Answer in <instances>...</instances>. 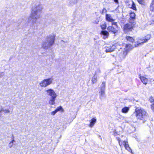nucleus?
I'll return each instance as SVG.
<instances>
[{
	"mask_svg": "<svg viewBox=\"0 0 154 154\" xmlns=\"http://www.w3.org/2000/svg\"><path fill=\"white\" fill-rule=\"evenodd\" d=\"M45 92L47 95L50 96L51 99L48 101V103L51 105H54L55 103V101L57 97L56 93L53 89L50 88L45 90Z\"/></svg>",
	"mask_w": 154,
	"mask_h": 154,
	"instance_id": "f257e3e1",
	"label": "nucleus"
},
{
	"mask_svg": "<svg viewBox=\"0 0 154 154\" xmlns=\"http://www.w3.org/2000/svg\"><path fill=\"white\" fill-rule=\"evenodd\" d=\"M55 37V35L54 34L49 35L46 40L43 41L42 44V47L45 49H48L54 44Z\"/></svg>",
	"mask_w": 154,
	"mask_h": 154,
	"instance_id": "f03ea898",
	"label": "nucleus"
},
{
	"mask_svg": "<svg viewBox=\"0 0 154 154\" xmlns=\"http://www.w3.org/2000/svg\"><path fill=\"white\" fill-rule=\"evenodd\" d=\"M146 113L145 110L140 107H137L135 109V114L138 119L142 120L145 116Z\"/></svg>",
	"mask_w": 154,
	"mask_h": 154,
	"instance_id": "7ed1b4c3",
	"label": "nucleus"
},
{
	"mask_svg": "<svg viewBox=\"0 0 154 154\" xmlns=\"http://www.w3.org/2000/svg\"><path fill=\"white\" fill-rule=\"evenodd\" d=\"M40 17V15L38 12L32 10L29 20L32 24L35 23L37 20Z\"/></svg>",
	"mask_w": 154,
	"mask_h": 154,
	"instance_id": "20e7f679",
	"label": "nucleus"
},
{
	"mask_svg": "<svg viewBox=\"0 0 154 154\" xmlns=\"http://www.w3.org/2000/svg\"><path fill=\"white\" fill-rule=\"evenodd\" d=\"M53 81V78L44 79L40 82L39 85L42 87L45 88L52 84Z\"/></svg>",
	"mask_w": 154,
	"mask_h": 154,
	"instance_id": "39448f33",
	"label": "nucleus"
},
{
	"mask_svg": "<svg viewBox=\"0 0 154 154\" xmlns=\"http://www.w3.org/2000/svg\"><path fill=\"white\" fill-rule=\"evenodd\" d=\"M116 138L118 141L119 144L121 147H122L123 146H124L126 149L128 151L130 152L131 151L129 145L128 144L127 141H122L119 137H117Z\"/></svg>",
	"mask_w": 154,
	"mask_h": 154,
	"instance_id": "423d86ee",
	"label": "nucleus"
},
{
	"mask_svg": "<svg viewBox=\"0 0 154 154\" xmlns=\"http://www.w3.org/2000/svg\"><path fill=\"white\" fill-rule=\"evenodd\" d=\"M133 26V24L130 23L125 24L123 27V30L125 32H127L131 30Z\"/></svg>",
	"mask_w": 154,
	"mask_h": 154,
	"instance_id": "0eeeda50",
	"label": "nucleus"
},
{
	"mask_svg": "<svg viewBox=\"0 0 154 154\" xmlns=\"http://www.w3.org/2000/svg\"><path fill=\"white\" fill-rule=\"evenodd\" d=\"M106 52H111L114 51L116 49V46L115 45H107L105 47Z\"/></svg>",
	"mask_w": 154,
	"mask_h": 154,
	"instance_id": "6e6552de",
	"label": "nucleus"
},
{
	"mask_svg": "<svg viewBox=\"0 0 154 154\" xmlns=\"http://www.w3.org/2000/svg\"><path fill=\"white\" fill-rule=\"evenodd\" d=\"M124 45L125 46V51L123 53L124 55L123 56V58H125L127 54V51L131 50L133 48L132 46L130 44H125Z\"/></svg>",
	"mask_w": 154,
	"mask_h": 154,
	"instance_id": "1a4fd4ad",
	"label": "nucleus"
},
{
	"mask_svg": "<svg viewBox=\"0 0 154 154\" xmlns=\"http://www.w3.org/2000/svg\"><path fill=\"white\" fill-rule=\"evenodd\" d=\"M151 38V36L149 35H147L145 38V39H143L141 40V41H140L138 42L137 43H138V45H142L143 44L144 42H147L148 40H149L150 38Z\"/></svg>",
	"mask_w": 154,
	"mask_h": 154,
	"instance_id": "9d476101",
	"label": "nucleus"
},
{
	"mask_svg": "<svg viewBox=\"0 0 154 154\" xmlns=\"http://www.w3.org/2000/svg\"><path fill=\"white\" fill-rule=\"evenodd\" d=\"M42 9V8L41 5H35L33 6L32 8V10H34L35 11H36L37 12L41 11Z\"/></svg>",
	"mask_w": 154,
	"mask_h": 154,
	"instance_id": "9b49d317",
	"label": "nucleus"
},
{
	"mask_svg": "<svg viewBox=\"0 0 154 154\" xmlns=\"http://www.w3.org/2000/svg\"><path fill=\"white\" fill-rule=\"evenodd\" d=\"M139 78L142 83L145 85L147 84L149 81L148 79L144 76H141L140 75H139Z\"/></svg>",
	"mask_w": 154,
	"mask_h": 154,
	"instance_id": "f8f14e48",
	"label": "nucleus"
},
{
	"mask_svg": "<svg viewBox=\"0 0 154 154\" xmlns=\"http://www.w3.org/2000/svg\"><path fill=\"white\" fill-rule=\"evenodd\" d=\"M106 19L107 21L112 22L114 20L110 14H106Z\"/></svg>",
	"mask_w": 154,
	"mask_h": 154,
	"instance_id": "ddd939ff",
	"label": "nucleus"
},
{
	"mask_svg": "<svg viewBox=\"0 0 154 154\" xmlns=\"http://www.w3.org/2000/svg\"><path fill=\"white\" fill-rule=\"evenodd\" d=\"M100 34L103 35V38L104 39L107 38L109 35V32L106 31H102L100 32Z\"/></svg>",
	"mask_w": 154,
	"mask_h": 154,
	"instance_id": "4468645a",
	"label": "nucleus"
},
{
	"mask_svg": "<svg viewBox=\"0 0 154 154\" xmlns=\"http://www.w3.org/2000/svg\"><path fill=\"white\" fill-rule=\"evenodd\" d=\"M107 29L109 32H111L114 33H115L117 32V30L112 26H109Z\"/></svg>",
	"mask_w": 154,
	"mask_h": 154,
	"instance_id": "2eb2a0df",
	"label": "nucleus"
},
{
	"mask_svg": "<svg viewBox=\"0 0 154 154\" xmlns=\"http://www.w3.org/2000/svg\"><path fill=\"white\" fill-rule=\"evenodd\" d=\"M97 81V77L96 73H95L91 79L92 83L93 84L95 83Z\"/></svg>",
	"mask_w": 154,
	"mask_h": 154,
	"instance_id": "dca6fc26",
	"label": "nucleus"
},
{
	"mask_svg": "<svg viewBox=\"0 0 154 154\" xmlns=\"http://www.w3.org/2000/svg\"><path fill=\"white\" fill-rule=\"evenodd\" d=\"M96 121V119L94 118H93L91 119L90 122V123L89 125V126L90 127H93L94 124L95 123Z\"/></svg>",
	"mask_w": 154,
	"mask_h": 154,
	"instance_id": "f3484780",
	"label": "nucleus"
},
{
	"mask_svg": "<svg viewBox=\"0 0 154 154\" xmlns=\"http://www.w3.org/2000/svg\"><path fill=\"white\" fill-rule=\"evenodd\" d=\"M129 110V108L127 107H125L123 108L122 109V112L124 113H128Z\"/></svg>",
	"mask_w": 154,
	"mask_h": 154,
	"instance_id": "a211bd4d",
	"label": "nucleus"
},
{
	"mask_svg": "<svg viewBox=\"0 0 154 154\" xmlns=\"http://www.w3.org/2000/svg\"><path fill=\"white\" fill-rule=\"evenodd\" d=\"M150 9L151 11L154 12V1H152L151 4Z\"/></svg>",
	"mask_w": 154,
	"mask_h": 154,
	"instance_id": "6ab92c4d",
	"label": "nucleus"
},
{
	"mask_svg": "<svg viewBox=\"0 0 154 154\" xmlns=\"http://www.w3.org/2000/svg\"><path fill=\"white\" fill-rule=\"evenodd\" d=\"M126 39L128 41L132 42H134V39L132 37L129 36H127Z\"/></svg>",
	"mask_w": 154,
	"mask_h": 154,
	"instance_id": "aec40b11",
	"label": "nucleus"
},
{
	"mask_svg": "<svg viewBox=\"0 0 154 154\" xmlns=\"http://www.w3.org/2000/svg\"><path fill=\"white\" fill-rule=\"evenodd\" d=\"M129 8L133 9L134 10H136V8L135 5L133 1L131 2V7L130 6V5H129Z\"/></svg>",
	"mask_w": 154,
	"mask_h": 154,
	"instance_id": "412c9836",
	"label": "nucleus"
},
{
	"mask_svg": "<svg viewBox=\"0 0 154 154\" xmlns=\"http://www.w3.org/2000/svg\"><path fill=\"white\" fill-rule=\"evenodd\" d=\"M55 110L57 112L59 111H60L61 112H63L64 111V110L62 106H61L58 107Z\"/></svg>",
	"mask_w": 154,
	"mask_h": 154,
	"instance_id": "4be33fe9",
	"label": "nucleus"
},
{
	"mask_svg": "<svg viewBox=\"0 0 154 154\" xmlns=\"http://www.w3.org/2000/svg\"><path fill=\"white\" fill-rule=\"evenodd\" d=\"M1 111L5 113H8L10 112V111L9 109H2L0 111V112Z\"/></svg>",
	"mask_w": 154,
	"mask_h": 154,
	"instance_id": "5701e85b",
	"label": "nucleus"
},
{
	"mask_svg": "<svg viewBox=\"0 0 154 154\" xmlns=\"http://www.w3.org/2000/svg\"><path fill=\"white\" fill-rule=\"evenodd\" d=\"M15 142L14 140H13L11 141L8 144V146L9 147L11 148L13 146L14 144V142Z\"/></svg>",
	"mask_w": 154,
	"mask_h": 154,
	"instance_id": "b1692460",
	"label": "nucleus"
},
{
	"mask_svg": "<svg viewBox=\"0 0 154 154\" xmlns=\"http://www.w3.org/2000/svg\"><path fill=\"white\" fill-rule=\"evenodd\" d=\"M105 90L104 89H100V91H99L100 94V96H104L105 94Z\"/></svg>",
	"mask_w": 154,
	"mask_h": 154,
	"instance_id": "393cba45",
	"label": "nucleus"
},
{
	"mask_svg": "<svg viewBox=\"0 0 154 154\" xmlns=\"http://www.w3.org/2000/svg\"><path fill=\"white\" fill-rule=\"evenodd\" d=\"M130 16L131 18L132 19H135V14L134 12H131L130 13Z\"/></svg>",
	"mask_w": 154,
	"mask_h": 154,
	"instance_id": "a878e982",
	"label": "nucleus"
},
{
	"mask_svg": "<svg viewBox=\"0 0 154 154\" xmlns=\"http://www.w3.org/2000/svg\"><path fill=\"white\" fill-rule=\"evenodd\" d=\"M105 83L103 82L100 85V89L105 90Z\"/></svg>",
	"mask_w": 154,
	"mask_h": 154,
	"instance_id": "bb28decb",
	"label": "nucleus"
},
{
	"mask_svg": "<svg viewBox=\"0 0 154 154\" xmlns=\"http://www.w3.org/2000/svg\"><path fill=\"white\" fill-rule=\"evenodd\" d=\"M101 27L102 29H105L106 27V24L105 22L101 24L100 26Z\"/></svg>",
	"mask_w": 154,
	"mask_h": 154,
	"instance_id": "cd10ccee",
	"label": "nucleus"
},
{
	"mask_svg": "<svg viewBox=\"0 0 154 154\" xmlns=\"http://www.w3.org/2000/svg\"><path fill=\"white\" fill-rule=\"evenodd\" d=\"M57 112L56 110H55L51 112V115L54 116L56 114V113Z\"/></svg>",
	"mask_w": 154,
	"mask_h": 154,
	"instance_id": "c85d7f7f",
	"label": "nucleus"
},
{
	"mask_svg": "<svg viewBox=\"0 0 154 154\" xmlns=\"http://www.w3.org/2000/svg\"><path fill=\"white\" fill-rule=\"evenodd\" d=\"M151 108L152 109L154 112V102L151 105Z\"/></svg>",
	"mask_w": 154,
	"mask_h": 154,
	"instance_id": "c756f323",
	"label": "nucleus"
},
{
	"mask_svg": "<svg viewBox=\"0 0 154 154\" xmlns=\"http://www.w3.org/2000/svg\"><path fill=\"white\" fill-rule=\"evenodd\" d=\"M4 74V73L3 72H0V78L3 76Z\"/></svg>",
	"mask_w": 154,
	"mask_h": 154,
	"instance_id": "7c9ffc66",
	"label": "nucleus"
},
{
	"mask_svg": "<svg viewBox=\"0 0 154 154\" xmlns=\"http://www.w3.org/2000/svg\"><path fill=\"white\" fill-rule=\"evenodd\" d=\"M138 2L140 4H142V2H143V0H137Z\"/></svg>",
	"mask_w": 154,
	"mask_h": 154,
	"instance_id": "2f4dec72",
	"label": "nucleus"
},
{
	"mask_svg": "<svg viewBox=\"0 0 154 154\" xmlns=\"http://www.w3.org/2000/svg\"><path fill=\"white\" fill-rule=\"evenodd\" d=\"M149 100L151 102H152V101H153L154 99H153V98L152 97H151L150 98Z\"/></svg>",
	"mask_w": 154,
	"mask_h": 154,
	"instance_id": "473e14b6",
	"label": "nucleus"
},
{
	"mask_svg": "<svg viewBox=\"0 0 154 154\" xmlns=\"http://www.w3.org/2000/svg\"><path fill=\"white\" fill-rule=\"evenodd\" d=\"M112 25H115V26H116L117 25V23H116V22H113L112 23Z\"/></svg>",
	"mask_w": 154,
	"mask_h": 154,
	"instance_id": "72a5a7b5",
	"label": "nucleus"
},
{
	"mask_svg": "<svg viewBox=\"0 0 154 154\" xmlns=\"http://www.w3.org/2000/svg\"><path fill=\"white\" fill-rule=\"evenodd\" d=\"M114 1L116 3H118V0H114Z\"/></svg>",
	"mask_w": 154,
	"mask_h": 154,
	"instance_id": "f704fd0d",
	"label": "nucleus"
},
{
	"mask_svg": "<svg viewBox=\"0 0 154 154\" xmlns=\"http://www.w3.org/2000/svg\"><path fill=\"white\" fill-rule=\"evenodd\" d=\"M98 22H99V21H97V22H94V23H96V24H98Z\"/></svg>",
	"mask_w": 154,
	"mask_h": 154,
	"instance_id": "c9c22d12",
	"label": "nucleus"
},
{
	"mask_svg": "<svg viewBox=\"0 0 154 154\" xmlns=\"http://www.w3.org/2000/svg\"><path fill=\"white\" fill-rule=\"evenodd\" d=\"M106 10L105 9H104L103 10V12L104 11H106Z\"/></svg>",
	"mask_w": 154,
	"mask_h": 154,
	"instance_id": "e433bc0d",
	"label": "nucleus"
},
{
	"mask_svg": "<svg viewBox=\"0 0 154 154\" xmlns=\"http://www.w3.org/2000/svg\"><path fill=\"white\" fill-rule=\"evenodd\" d=\"M130 6L131 7V5L130 4Z\"/></svg>",
	"mask_w": 154,
	"mask_h": 154,
	"instance_id": "4c0bfd02",
	"label": "nucleus"
},
{
	"mask_svg": "<svg viewBox=\"0 0 154 154\" xmlns=\"http://www.w3.org/2000/svg\"><path fill=\"white\" fill-rule=\"evenodd\" d=\"M154 23V22L153 23Z\"/></svg>",
	"mask_w": 154,
	"mask_h": 154,
	"instance_id": "58836bf2",
	"label": "nucleus"
},
{
	"mask_svg": "<svg viewBox=\"0 0 154 154\" xmlns=\"http://www.w3.org/2000/svg\"><path fill=\"white\" fill-rule=\"evenodd\" d=\"M152 1H154V0H152Z\"/></svg>",
	"mask_w": 154,
	"mask_h": 154,
	"instance_id": "ea45409f",
	"label": "nucleus"
}]
</instances>
